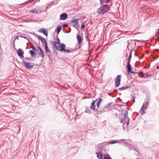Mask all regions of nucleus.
Wrapping results in <instances>:
<instances>
[{
    "instance_id": "obj_1",
    "label": "nucleus",
    "mask_w": 159,
    "mask_h": 159,
    "mask_svg": "<svg viewBox=\"0 0 159 159\" xmlns=\"http://www.w3.org/2000/svg\"><path fill=\"white\" fill-rule=\"evenodd\" d=\"M120 122L123 124V128L124 130L129 125V119L128 116V111H126L124 115V118H122Z\"/></svg>"
},
{
    "instance_id": "obj_2",
    "label": "nucleus",
    "mask_w": 159,
    "mask_h": 159,
    "mask_svg": "<svg viewBox=\"0 0 159 159\" xmlns=\"http://www.w3.org/2000/svg\"><path fill=\"white\" fill-rule=\"evenodd\" d=\"M132 57L131 51L129 52V55L127 59V65L126 67L127 68V71L128 74H134L136 73V72L132 71V68L130 64V61Z\"/></svg>"
},
{
    "instance_id": "obj_3",
    "label": "nucleus",
    "mask_w": 159,
    "mask_h": 159,
    "mask_svg": "<svg viewBox=\"0 0 159 159\" xmlns=\"http://www.w3.org/2000/svg\"><path fill=\"white\" fill-rule=\"evenodd\" d=\"M79 33H80V30H78ZM76 39L78 41V43L76 44V48L74 50V51H76L77 49L80 48V45L82 43L83 41V39L82 37L79 34V33H78L77 34Z\"/></svg>"
},
{
    "instance_id": "obj_4",
    "label": "nucleus",
    "mask_w": 159,
    "mask_h": 159,
    "mask_svg": "<svg viewBox=\"0 0 159 159\" xmlns=\"http://www.w3.org/2000/svg\"><path fill=\"white\" fill-rule=\"evenodd\" d=\"M60 46V48L58 51H60L61 52H66L68 53L72 52L73 51H70V49H66L65 48L66 47V45L63 43H62L61 44H59Z\"/></svg>"
},
{
    "instance_id": "obj_5",
    "label": "nucleus",
    "mask_w": 159,
    "mask_h": 159,
    "mask_svg": "<svg viewBox=\"0 0 159 159\" xmlns=\"http://www.w3.org/2000/svg\"><path fill=\"white\" fill-rule=\"evenodd\" d=\"M96 154L97 157L98 159H112L108 154L104 155L103 158L102 154L100 152H97Z\"/></svg>"
},
{
    "instance_id": "obj_6",
    "label": "nucleus",
    "mask_w": 159,
    "mask_h": 159,
    "mask_svg": "<svg viewBox=\"0 0 159 159\" xmlns=\"http://www.w3.org/2000/svg\"><path fill=\"white\" fill-rule=\"evenodd\" d=\"M107 9L106 5H103V6L99 8L97 10L98 13L99 15L103 14L107 11Z\"/></svg>"
},
{
    "instance_id": "obj_7",
    "label": "nucleus",
    "mask_w": 159,
    "mask_h": 159,
    "mask_svg": "<svg viewBox=\"0 0 159 159\" xmlns=\"http://www.w3.org/2000/svg\"><path fill=\"white\" fill-rule=\"evenodd\" d=\"M23 62L25 67L28 69H31L35 65L34 63L26 62L23 60Z\"/></svg>"
},
{
    "instance_id": "obj_8",
    "label": "nucleus",
    "mask_w": 159,
    "mask_h": 159,
    "mask_svg": "<svg viewBox=\"0 0 159 159\" xmlns=\"http://www.w3.org/2000/svg\"><path fill=\"white\" fill-rule=\"evenodd\" d=\"M121 79V75H118L116 78L115 80V87H118L120 83Z\"/></svg>"
},
{
    "instance_id": "obj_9",
    "label": "nucleus",
    "mask_w": 159,
    "mask_h": 159,
    "mask_svg": "<svg viewBox=\"0 0 159 159\" xmlns=\"http://www.w3.org/2000/svg\"><path fill=\"white\" fill-rule=\"evenodd\" d=\"M51 45H52L53 48H56V49L58 51L60 48V46L59 44H61L60 43L58 42H57L56 41L54 42L52 41H51Z\"/></svg>"
},
{
    "instance_id": "obj_10",
    "label": "nucleus",
    "mask_w": 159,
    "mask_h": 159,
    "mask_svg": "<svg viewBox=\"0 0 159 159\" xmlns=\"http://www.w3.org/2000/svg\"><path fill=\"white\" fill-rule=\"evenodd\" d=\"M71 22L72 23H74L75 24V28L77 30H79V28H80V26H79V24L78 23V19H74L71 20Z\"/></svg>"
},
{
    "instance_id": "obj_11",
    "label": "nucleus",
    "mask_w": 159,
    "mask_h": 159,
    "mask_svg": "<svg viewBox=\"0 0 159 159\" xmlns=\"http://www.w3.org/2000/svg\"><path fill=\"white\" fill-rule=\"evenodd\" d=\"M37 50L39 51V52H38V54L39 55L42 57L43 58V59L44 55L43 53V52L41 48L39 46H38L37 47Z\"/></svg>"
},
{
    "instance_id": "obj_12",
    "label": "nucleus",
    "mask_w": 159,
    "mask_h": 159,
    "mask_svg": "<svg viewBox=\"0 0 159 159\" xmlns=\"http://www.w3.org/2000/svg\"><path fill=\"white\" fill-rule=\"evenodd\" d=\"M17 53L18 55V56L20 58H24V51L20 48H19L18 50L17 51Z\"/></svg>"
},
{
    "instance_id": "obj_13",
    "label": "nucleus",
    "mask_w": 159,
    "mask_h": 159,
    "mask_svg": "<svg viewBox=\"0 0 159 159\" xmlns=\"http://www.w3.org/2000/svg\"><path fill=\"white\" fill-rule=\"evenodd\" d=\"M111 104V103H109L108 104H106L104 106V108H103V109L102 111H100L98 110V108L96 109V110L98 113L99 114H100L103 111H104V108H109V106L110 104Z\"/></svg>"
},
{
    "instance_id": "obj_14",
    "label": "nucleus",
    "mask_w": 159,
    "mask_h": 159,
    "mask_svg": "<svg viewBox=\"0 0 159 159\" xmlns=\"http://www.w3.org/2000/svg\"><path fill=\"white\" fill-rule=\"evenodd\" d=\"M45 51L46 55L48 57H50L52 54L51 50L48 48V46L44 48Z\"/></svg>"
},
{
    "instance_id": "obj_15",
    "label": "nucleus",
    "mask_w": 159,
    "mask_h": 159,
    "mask_svg": "<svg viewBox=\"0 0 159 159\" xmlns=\"http://www.w3.org/2000/svg\"><path fill=\"white\" fill-rule=\"evenodd\" d=\"M38 37L39 39H40V40H41L42 43H43L45 44L44 48L47 47V46H48L47 45V43L46 42V40L44 38H43L42 37V36L40 35Z\"/></svg>"
},
{
    "instance_id": "obj_16",
    "label": "nucleus",
    "mask_w": 159,
    "mask_h": 159,
    "mask_svg": "<svg viewBox=\"0 0 159 159\" xmlns=\"http://www.w3.org/2000/svg\"><path fill=\"white\" fill-rule=\"evenodd\" d=\"M68 15L65 13H63L60 16V19L61 20H65L68 18Z\"/></svg>"
},
{
    "instance_id": "obj_17",
    "label": "nucleus",
    "mask_w": 159,
    "mask_h": 159,
    "mask_svg": "<svg viewBox=\"0 0 159 159\" xmlns=\"http://www.w3.org/2000/svg\"><path fill=\"white\" fill-rule=\"evenodd\" d=\"M97 99L95 101H93L91 103V105L90 107V108L92 110H94L95 109L96 106L95 105Z\"/></svg>"
},
{
    "instance_id": "obj_18",
    "label": "nucleus",
    "mask_w": 159,
    "mask_h": 159,
    "mask_svg": "<svg viewBox=\"0 0 159 159\" xmlns=\"http://www.w3.org/2000/svg\"><path fill=\"white\" fill-rule=\"evenodd\" d=\"M149 101H147L143 102L142 106L141 108H143V109H146L147 108V106L149 104Z\"/></svg>"
},
{
    "instance_id": "obj_19",
    "label": "nucleus",
    "mask_w": 159,
    "mask_h": 159,
    "mask_svg": "<svg viewBox=\"0 0 159 159\" xmlns=\"http://www.w3.org/2000/svg\"><path fill=\"white\" fill-rule=\"evenodd\" d=\"M130 88V87L129 86H127V85H125L124 86L122 87H121V88H119L118 89V90L120 91H122V90H125V89H128V88Z\"/></svg>"
},
{
    "instance_id": "obj_20",
    "label": "nucleus",
    "mask_w": 159,
    "mask_h": 159,
    "mask_svg": "<svg viewBox=\"0 0 159 159\" xmlns=\"http://www.w3.org/2000/svg\"><path fill=\"white\" fill-rule=\"evenodd\" d=\"M29 53L31 54L32 57H34L36 56V54L33 50H30L29 51Z\"/></svg>"
},
{
    "instance_id": "obj_21",
    "label": "nucleus",
    "mask_w": 159,
    "mask_h": 159,
    "mask_svg": "<svg viewBox=\"0 0 159 159\" xmlns=\"http://www.w3.org/2000/svg\"><path fill=\"white\" fill-rule=\"evenodd\" d=\"M38 31L43 33L46 36H48V30H38Z\"/></svg>"
},
{
    "instance_id": "obj_22",
    "label": "nucleus",
    "mask_w": 159,
    "mask_h": 159,
    "mask_svg": "<svg viewBox=\"0 0 159 159\" xmlns=\"http://www.w3.org/2000/svg\"><path fill=\"white\" fill-rule=\"evenodd\" d=\"M140 73L142 75H145V76H146V77L147 78H149L151 76H152V74H150V75H149V74H145L144 73H143V72H140Z\"/></svg>"
},
{
    "instance_id": "obj_23",
    "label": "nucleus",
    "mask_w": 159,
    "mask_h": 159,
    "mask_svg": "<svg viewBox=\"0 0 159 159\" xmlns=\"http://www.w3.org/2000/svg\"><path fill=\"white\" fill-rule=\"evenodd\" d=\"M84 112L85 113H87L89 114H91L92 113L91 111L89 109V107L86 108V110L84 111Z\"/></svg>"
},
{
    "instance_id": "obj_24",
    "label": "nucleus",
    "mask_w": 159,
    "mask_h": 159,
    "mask_svg": "<svg viewBox=\"0 0 159 159\" xmlns=\"http://www.w3.org/2000/svg\"><path fill=\"white\" fill-rule=\"evenodd\" d=\"M102 99L100 98L98 99L97 104V107L98 108L99 107L100 103H101L102 101Z\"/></svg>"
},
{
    "instance_id": "obj_25",
    "label": "nucleus",
    "mask_w": 159,
    "mask_h": 159,
    "mask_svg": "<svg viewBox=\"0 0 159 159\" xmlns=\"http://www.w3.org/2000/svg\"><path fill=\"white\" fill-rule=\"evenodd\" d=\"M118 140H114L112 141H110L109 143L110 144H114L118 143Z\"/></svg>"
},
{
    "instance_id": "obj_26",
    "label": "nucleus",
    "mask_w": 159,
    "mask_h": 159,
    "mask_svg": "<svg viewBox=\"0 0 159 159\" xmlns=\"http://www.w3.org/2000/svg\"><path fill=\"white\" fill-rule=\"evenodd\" d=\"M144 109H143V108H141L140 111H141V114L142 115H143L145 114L146 113V112L145 111H144Z\"/></svg>"
},
{
    "instance_id": "obj_27",
    "label": "nucleus",
    "mask_w": 159,
    "mask_h": 159,
    "mask_svg": "<svg viewBox=\"0 0 159 159\" xmlns=\"http://www.w3.org/2000/svg\"><path fill=\"white\" fill-rule=\"evenodd\" d=\"M37 12H38L37 10L36 9H33L30 10V13L32 12L33 13H37Z\"/></svg>"
},
{
    "instance_id": "obj_28",
    "label": "nucleus",
    "mask_w": 159,
    "mask_h": 159,
    "mask_svg": "<svg viewBox=\"0 0 159 159\" xmlns=\"http://www.w3.org/2000/svg\"><path fill=\"white\" fill-rule=\"evenodd\" d=\"M19 36H20L19 35L17 36L15 38V39L13 42V45L14 48L15 47V40L16 39H18V38L19 37H20Z\"/></svg>"
},
{
    "instance_id": "obj_29",
    "label": "nucleus",
    "mask_w": 159,
    "mask_h": 159,
    "mask_svg": "<svg viewBox=\"0 0 159 159\" xmlns=\"http://www.w3.org/2000/svg\"><path fill=\"white\" fill-rule=\"evenodd\" d=\"M155 37L157 38H159V30L156 32Z\"/></svg>"
},
{
    "instance_id": "obj_30",
    "label": "nucleus",
    "mask_w": 159,
    "mask_h": 159,
    "mask_svg": "<svg viewBox=\"0 0 159 159\" xmlns=\"http://www.w3.org/2000/svg\"><path fill=\"white\" fill-rule=\"evenodd\" d=\"M62 26L61 25L59 26L57 28L55 29V30H61Z\"/></svg>"
},
{
    "instance_id": "obj_31",
    "label": "nucleus",
    "mask_w": 159,
    "mask_h": 159,
    "mask_svg": "<svg viewBox=\"0 0 159 159\" xmlns=\"http://www.w3.org/2000/svg\"><path fill=\"white\" fill-rule=\"evenodd\" d=\"M31 48L32 49H33L32 50H33L34 51H38V50H37V48H35V47L34 46H33L31 47Z\"/></svg>"
},
{
    "instance_id": "obj_32",
    "label": "nucleus",
    "mask_w": 159,
    "mask_h": 159,
    "mask_svg": "<svg viewBox=\"0 0 159 159\" xmlns=\"http://www.w3.org/2000/svg\"><path fill=\"white\" fill-rule=\"evenodd\" d=\"M115 105L117 106L118 107L120 108L122 106H124V105H121V104H116Z\"/></svg>"
},
{
    "instance_id": "obj_33",
    "label": "nucleus",
    "mask_w": 159,
    "mask_h": 159,
    "mask_svg": "<svg viewBox=\"0 0 159 159\" xmlns=\"http://www.w3.org/2000/svg\"><path fill=\"white\" fill-rule=\"evenodd\" d=\"M85 27V25L84 24H82L81 25V29H84Z\"/></svg>"
},
{
    "instance_id": "obj_34",
    "label": "nucleus",
    "mask_w": 159,
    "mask_h": 159,
    "mask_svg": "<svg viewBox=\"0 0 159 159\" xmlns=\"http://www.w3.org/2000/svg\"><path fill=\"white\" fill-rule=\"evenodd\" d=\"M25 59L27 61H30L31 60V58L29 57H26L25 58Z\"/></svg>"
},
{
    "instance_id": "obj_35",
    "label": "nucleus",
    "mask_w": 159,
    "mask_h": 159,
    "mask_svg": "<svg viewBox=\"0 0 159 159\" xmlns=\"http://www.w3.org/2000/svg\"><path fill=\"white\" fill-rule=\"evenodd\" d=\"M68 25V24H67V23H64V24L63 25H62V26L63 27H67V26Z\"/></svg>"
},
{
    "instance_id": "obj_36",
    "label": "nucleus",
    "mask_w": 159,
    "mask_h": 159,
    "mask_svg": "<svg viewBox=\"0 0 159 159\" xmlns=\"http://www.w3.org/2000/svg\"><path fill=\"white\" fill-rule=\"evenodd\" d=\"M19 37L21 38H24L25 39H28L25 36L20 35L19 36Z\"/></svg>"
},
{
    "instance_id": "obj_37",
    "label": "nucleus",
    "mask_w": 159,
    "mask_h": 159,
    "mask_svg": "<svg viewBox=\"0 0 159 159\" xmlns=\"http://www.w3.org/2000/svg\"><path fill=\"white\" fill-rule=\"evenodd\" d=\"M61 30H57V37L58 34H59Z\"/></svg>"
},
{
    "instance_id": "obj_38",
    "label": "nucleus",
    "mask_w": 159,
    "mask_h": 159,
    "mask_svg": "<svg viewBox=\"0 0 159 159\" xmlns=\"http://www.w3.org/2000/svg\"><path fill=\"white\" fill-rule=\"evenodd\" d=\"M114 116L116 117H118V115L117 113H115L114 114Z\"/></svg>"
},
{
    "instance_id": "obj_39",
    "label": "nucleus",
    "mask_w": 159,
    "mask_h": 159,
    "mask_svg": "<svg viewBox=\"0 0 159 159\" xmlns=\"http://www.w3.org/2000/svg\"><path fill=\"white\" fill-rule=\"evenodd\" d=\"M104 0H100V3L101 4H103L104 3Z\"/></svg>"
},
{
    "instance_id": "obj_40",
    "label": "nucleus",
    "mask_w": 159,
    "mask_h": 159,
    "mask_svg": "<svg viewBox=\"0 0 159 159\" xmlns=\"http://www.w3.org/2000/svg\"><path fill=\"white\" fill-rule=\"evenodd\" d=\"M63 32L65 33H69L70 32L71 30H70L69 31H68V32H66V30H63Z\"/></svg>"
},
{
    "instance_id": "obj_41",
    "label": "nucleus",
    "mask_w": 159,
    "mask_h": 159,
    "mask_svg": "<svg viewBox=\"0 0 159 159\" xmlns=\"http://www.w3.org/2000/svg\"><path fill=\"white\" fill-rule=\"evenodd\" d=\"M57 42H58L59 43H60V39L57 38Z\"/></svg>"
},
{
    "instance_id": "obj_42",
    "label": "nucleus",
    "mask_w": 159,
    "mask_h": 159,
    "mask_svg": "<svg viewBox=\"0 0 159 159\" xmlns=\"http://www.w3.org/2000/svg\"><path fill=\"white\" fill-rule=\"evenodd\" d=\"M112 0H107V1L108 2V3L110 2L111 3L112 2Z\"/></svg>"
},
{
    "instance_id": "obj_43",
    "label": "nucleus",
    "mask_w": 159,
    "mask_h": 159,
    "mask_svg": "<svg viewBox=\"0 0 159 159\" xmlns=\"http://www.w3.org/2000/svg\"><path fill=\"white\" fill-rule=\"evenodd\" d=\"M117 99L119 101H122V100L120 98H117Z\"/></svg>"
},
{
    "instance_id": "obj_44",
    "label": "nucleus",
    "mask_w": 159,
    "mask_h": 159,
    "mask_svg": "<svg viewBox=\"0 0 159 159\" xmlns=\"http://www.w3.org/2000/svg\"><path fill=\"white\" fill-rule=\"evenodd\" d=\"M117 91L116 89H114V92H115V93H117Z\"/></svg>"
},
{
    "instance_id": "obj_45",
    "label": "nucleus",
    "mask_w": 159,
    "mask_h": 159,
    "mask_svg": "<svg viewBox=\"0 0 159 159\" xmlns=\"http://www.w3.org/2000/svg\"><path fill=\"white\" fill-rule=\"evenodd\" d=\"M142 76H141L142 78H145V75H142Z\"/></svg>"
},
{
    "instance_id": "obj_46",
    "label": "nucleus",
    "mask_w": 159,
    "mask_h": 159,
    "mask_svg": "<svg viewBox=\"0 0 159 159\" xmlns=\"http://www.w3.org/2000/svg\"><path fill=\"white\" fill-rule=\"evenodd\" d=\"M132 98H133V100H134V99H135V97H134V96H133L132 97Z\"/></svg>"
},
{
    "instance_id": "obj_47",
    "label": "nucleus",
    "mask_w": 159,
    "mask_h": 159,
    "mask_svg": "<svg viewBox=\"0 0 159 159\" xmlns=\"http://www.w3.org/2000/svg\"><path fill=\"white\" fill-rule=\"evenodd\" d=\"M39 30H46L44 28H42V29H40Z\"/></svg>"
},
{
    "instance_id": "obj_48",
    "label": "nucleus",
    "mask_w": 159,
    "mask_h": 159,
    "mask_svg": "<svg viewBox=\"0 0 159 159\" xmlns=\"http://www.w3.org/2000/svg\"><path fill=\"white\" fill-rule=\"evenodd\" d=\"M105 143H102L101 144L103 145Z\"/></svg>"
},
{
    "instance_id": "obj_49",
    "label": "nucleus",
    "mask_w": 159,
    "mask_h": 159,
    "mask_svg": "<svg viewBox=\"0 0 159 159\" xmlns=\"http://www.w3.org/2000/svg\"><path fill=\"white\" fill-rule=\"evenodd\" d=\"M128 55V53H126V54H125V56H126V57H127Z\"/></svg>"
},
{
    "instance_id": "obj_50",
    "label": "nucleus",
    "mask_w": 159,
    "mask_h": 159,
    "mask_svg": "<svg viewBox=\"0 0 159 159\" xmlns=\"http://www.w3.org/2000/svg\"><path fill=\"white\" fill-rule=\"evenodd\" d=\"M157 69H159V66H157Z\"/></svg>"
},
{
    "instance_id": "obj_51",
    "label": "nucleus",
    "mask_w": 159,
    "mask_h": 159,
    "mask_svg": "<svg viewBox=\"0 0 159 159\" xmlns=\"http://www.w3.org/2000/svg\"><path fill=\"white\" fill-rule=\"evenodd\" d=\"M136 42H139V41L138 40H135Z\"/></svg>"
},
{
    "instance_id": "obj_52",
    "label": "nucleus",
    "mask_w": 159,
    "mask_h": 159,
    "mask_svg": "<svg viewBox=\"0 0 159 159\" xmlns=\"http://www.w3.org/2000/svg\"><path fill=\"white\" fill-rule=\"evenodd\" d=\"M124 143H125V144H127V142H124Z\"/></svg>"
},
{
    "instance_id": "obj_53",
    "label": "nucleus",
    "mask_w": 159,
    "mask_h": 159,
    "mask_svg": "<svg viewBox=\"0 0 159 159\" xmlns=\"http://www.w3.org/2000/svg\"><path fill=\"white\" fill-rule=\"evenodd\" d=\"M157 58H158V57H157H157L155 59H157Z\"/></svg>"
},
{
    "instance_id": "obj_54",
    "label": "nucleus",
    "mask_w": 159,
    "mask_h": 159,
    "mask_svg": "<svg viewBox=\"0 0 159 159\" xmlns=\"http://www.w3.org/2000/svg\"><path fill=\"white\" fill-rule=\"evenodd\" d=\"M121 140H125V139H121Z\"/></svg>"
},
{
    "instance_id": "obj_55",
    "label": "nucleus",
    "mask_w": 159,
    "mask_h": 159,
    "mask_svg": "<svg viewBox=\"0 0 159 159\" xmlns=\"http://www.w3.org/2000/svg\"><path fill=\"white\" fill-rule=\"evenodd\" d=\"M47 8H48V7H46V10H47Z\"/></svg>"
},
{
    "instance_id": "obj_56",
    "label": "nucleus",
    "mask_w": 159,
    "mask_h": 159,
    "mask_svg": "<svg viewBox=\"0 0 159 159\" xmlns=\"http://www.w3.org/2000/svg\"><path fill=\"white\" fill-rule=\"evenodd\" d=\"M71 30V29L70 28V29L69 30Z\"/></svg>"
},
{
    "instance_id": "obj_57",
    "label": "nucleus",
    "mask_w": 159,
    "mask_h": 159,
    "mask_svg": "<svg viewBox=\"0 0 159 159\" xmlns=\"http://www.w3.org/2000/svg\"><path fill=\"white\" fill-rule=\"evenodd\" d=\"M55 32H56V30H55V32H54V33H54V34H55Z\"/></svg>"
},
{
    "instance_id": "obj_58",
    "label": "nucleus",
    "mask_w": 159,
    "mask_h": 159,
    "mask_svg": "<svg viewBox=\"0 0 159 159\" xmlns=\"http://www.w3.org/2000/svg\"><path fill=\"white\" fill-rule=\"evenodd\" d=\"M127 109L128 110H129V109L128 108H127Z\"/></svg>"
},
{
    "instance_id": "obj_59",
    "label": "nucleus",
    "mask_w": 159,
    "mask_h": 159,
    "mask_svg": "<svg viewBox=\"0 0 159 159\" xmlns=\"http://www.w3.org/2000/svg\"><path fill=\"white\" fill-rule=\"evenodd\" d=\"M157 30H159V28L158 29H157Z\"/></svg>"
},
{
    "instance_id": "obj_60",
    "label": "nucleus",
    "mask_w": 159,
    "mask_h": 159,
    "mask_svg": "<svg viewBox=\"0 0 159 159\" xmlns=\"http://www.w3.org/2000/svg\"><path fill=\"white\" fill-rule=\"evenodd\" d=\"M150 159H152V158H150Z\"/></svg>"
},
{
    "instance_id": "obj_61",
    "label": "nucleus",
    "mask_w": 159,
    "mask_h": 159,
    "mask_svg": "<svg viewBox=\"0 0 159 159\" xmlns=\"http://www.w3.org/2000/svg\"><path fill=\"white\" fill-rule=\"evenodd\" d=\"M158 80L159 81V79H158Z\"/></svg>"
}]
</instances>
